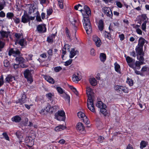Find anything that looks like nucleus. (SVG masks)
<instances>
[{"instance_id": "1", "label": "nucleus", "mask_w": 149, "mask_h": 149, "mask_svg": "<svg viewBox=\"0 0 149 149\" xmlns=\"http://www.w3.org/2000/svg\"><path fill=\"white\" fill-rule=\"evenodd\" d=\"M86 92L88 97L87 101L88 108L91 111L94 113L95 112V110L93 101L92 98V96L93 94V90L90 87H87L86 88Z\"/></svg>"}, {"instance_id": "2", "label": "nucleus", "mask_w": 149, "mask_h": 149, "mask_svg": "<svg viewBox=\"0 0 149 149\" xmlns=\"http://www.w3.org/2000/svg\"><path fill=\"white\" fill-rule=\"evenodd\" d=\"M19 51L16 49H11L9 50L8 52V54L10 56L12 55L13 56L16 57L15 60L17 62L19 63H24L25 59L22 57L19 56Z\"/></svg>"}, {"instance_id": "3", "label": "nucleus", "mask_w": 149, "mask_h": 149, "mask_svg": "<svg viewBox=\"0 0 149 149\" xmlns=\"http://www.w3.org/2000/svg\"><path fill=\"white\" fill-rule=\"evenodd\" d=\"M89 16H84L83 21L84 26L88 34L91 32L92 29L90 20L88 18Z\"/></svg>"}, {"instance_id": "4", "label": "nucleus", "mask_w": 149, "mask_h": 149, "mask_svg": "<svg viewBox=\"0 0 149 149\" xmlns=\"http://www.w3.org/2000/svg\"><path fill=\"white\" fill-rule=\"evenodd\" d=\"M35 17V15L33 16H30L27 13H24V15L22 16L21 22L24 23H29V24H30V20H33L34 19Z\"/></svg>"}, {"instance_id": "5", "label": "nucleus", "mask_w": 149, "mask_h": 149, "mask_svg": "<svg viewBox=\"0 0 149 149\" xmlns=\"http://www.w3.org/2000/svg\"><path fill=\"white\" fill-rule=\"evenodd\" d=\"M143 47L138 46H137L136 48L137 58L140 61L144 60V53L143 52Z\"/></svg>"}, {"instance_id": "6", "label": "nucleus", "mask_w": 149, "mask_h": 149, "mask_svg": "<svg viewBox=\"0 0 149 149\" xmlns=\"http://www.w3.org/2000/svg\"><path fill=\"white\" fill-rule=\"evenodd\" d=\"M81 8L79 7L78 10L81 12L83 17L84 16H89L91 15V11L90 8L87 6H84V10L82 9Z\"/></svg>"}, {"instance_id": "7", "label": "nucleus", "mask_w": 149, "mask_h": 149, "mask_svg": "<svg viewBox=\"0 0 149 149\" xmlns=\"http://www.w3.org/2000/svg\"><path fill=\"white\" fill-rule=\"evenodd\" d=\"M76 129L78 131L81 133L84 134L86 132L84 127L81 123L79 122L77 124Z\"/></svg>"}, {"instance_id": "8", "label": "nucleus", "mask_w": 149, "mask_h": 149, "mask_svg": "<svg viewBox=\"0 0 149 149\" xmlns=\"http://www.w3.org/2000/svg\"><path fill=\"white\" fill-rule=\"evenodd\" d=\"M25 142L27 146L29 147H32L34 144V142L31 137L28 136L26 137Z\"/></svg>"}, {"instance_id": "9", "label": "nucleus", "mask_w": 149, "mask_h": 149, "mask_svg": "<svg viewBox=\"0 0 149 149\" xmlns=\"http://www.w3.org/2000/svg\"><path fill=\"white\" fill-rule=\"evenodd\" d=\"M104 13L108 17L111 18L113 15L112 11L109 7H104L103 8Z\"/></svg>"}, {"instance_id": "10", "label": "nucleus", "mask_w": 149, "mask_h": 149, "mask_svg": "<svg viewBox=\"0 0 149 149\" xmlns=\"http://www.w3.org/2000/svg\"><path fill=\"white\" fill-rule=\"evenodd\" d=\"M58 108V107L57 106H54L51 107L49 104H48L46 109V111L47 112L49 113H52L53 112L55 111Z\"/></svg>"}, {"instance_id": "11", "label": "nucleus", "mask_w": 149, "mask_h": 149, "mask_svg": "<svg viewBox=\"0 0 149 149\" xmlns=\"http://www.w3.org/2000/svg\"><path fill=\"white\" fill-rule=\"evenodd\" d=\"M9 35V33L3 31H0V39L4 40H8L7 38L8 36Z\"/></svg>"}, {"instance_id": "12", "label": "nucleus", "mask_w": 149, "mask_h": 149, "mask_svg": "<svg viewBox=\"0 0 149 149\" xmlns=\"http://www.w3.org/2000/svg\"><path fill=\"white\" fill-rule=\"evenodd\" d=\"M81 79V75L77 73H74L72 75V81L77 83Z\"/></svg>"}, {"instance_id": "13", "label": "nucleus", "mask_w": 149, "mask_h": 149, "mask_svg": "<svg viewBox=\"0 0 149 149\" xmlns=\"http://www.w3.org/2000/svg\"><path fill=\"white\" fill-rule=\"evenodd\" d=\"M93 40L97 47H99L100 46L101 42L100 39L96 35L93 36Z\"/></svg>"}, {"instance_id": "14", "label": "nucleus", "mask_w": 149, "mask_h": 149, "mask_svg": "<svg viewBox=\"0 0 149 149\" xmlns=\"http://www.w3.org/2000/svg\"><path fill=\"white\" fill-rule=\"evenodd\" d=\"M148 44V42L144 38L140 37L138 40V43L137 46L143 47V45L145 44Z\"/></svg>"}, {"instance_id": "15", "label": "nucleus", "mask_w": 149, "mask_h": 149, "mask_svg": "<svg viewBox=\"0 0 149 149\" xmlns=\"http://www.w3.org/2000/svg\"><path fill=\"white\" fill-rule=\"evenodd\" d=\"M38 31L39 32H45L46 31L45 25L44 24H40L37 27Z\"/></svg>"}, {"instance_id": "16", "label": "nucleus", "mask_w": 149, "mask_h": 149, "mask_svg": "<svg viewBox=\"0 0 149 149\" xmlns=\"http://www.w3.org/2000/svg\"><path fill=\"white\" fill-rule=\"evenodd\" d=\"M78 54V51L75 50L74 49H72L70 52L69 57L70 58H72Z\"/></svg>"}, {"instance_id": "17", "label": "nucleus", "mask_w": 149, "mask_h": 149, "mask_svg": "<svg viewBox=\"0 0 149 149\" xmlns=\"http://www.w3.org/2000/svg\"><path fill=\"white\" fill-rule=\"evenodd\" d=\"M26 95L24 93L22 95L21 98L18 100L17 101V103H19L21 104H22L26 102Z\"/></svg>"}, {"instance_id": "18", "label": "nucleus", "mask_w": 149, "mask_h": 149, "mask_svg": "<svg viewBox=\"0 0 149 149\" xmlns=\"http://www.w3.org/2000/svg\"><path fill=\"white\" fill-rule=\"evenodd\" d=\"M96 106L100 109L103 107L106 108V105L100 101H98L96 104Z\"/></svg>"}, {"instance_id": "19", "label": "nucleus", "mask_w": 149, "mask_h": 149, "mask_svg": "<svg viewBox=\"0 0 149 149\" xmlns=\"http://www.w3.org/2000/svg\"><path fill=\"white\" fill-rule=\"evenodd\" d=\"M89 81L90 84L93 86H95L97 84L96 80L95 78L93 77L89 78Z\"/></svg>"}, {"instance_id": "20", "label": "nucleus", "mask_w": 149, "mask_h": 149, "mask_svg": "<svg viewBox=\"0 0 149 149\" xmlns=\"http://www.w3.org/2000/svg\"><path fill=\"white\" fill-rule=\"evenodd\" d=\"M44 78L45 80L50 83L54 84V79L51 77L45 76Z\"/></svg>"}, {"instance_id": "21", "label": "nucleus", "mask_w": 149, "mask_h": 149, "mask_svg": "<svg viewBox=\"0 0 149 149\" xmlns=\"http://www.w3.org/2000/svg\"><path fill=\"white\" fill-rule=\"evenodd\" d=\"M66 128V127L65 126L60 125L56 127L54 129V130L55 131L58 132L63 130Z\"/></svg>"}, {"instance_id": "22", "label": "nucleus", "mask_w": 149, "mask_h": 149, "mask_svg": "<svg viewBox=\"0 0 149 149\" xmlns=\"http://www.w3.org/2000/svg\"><path fill=\"white\" fill-rule=\"evenodd\" d=\"M11 119L13 121L15 122L16 123H18L21 120V118L19 116H16L12 118Z\"/></svg>"}, {"instance_id": "23", "label": "nucleus", "mask_w": 149, "mask_h": 149, "mask_svg": "<svg viewBox=\"0 0 149 149\" xmlns=\"http://www.w3.org/2000/svg\"><path fill=\"white\" fill-rule=\"evenodd\" d=\"M15 80V77L10 75H8L5 79V81L8 82H9L10 81H12Z\"/></svg>"}, {"instance_id": "24", "label": "nucleus", "mask_w": 149, "mask_h": 149, "mask_svg": "<svg viewBox=\"0 0 149 149\" xmlns=\"http://www.w3.org/2000/svg\"><path fill=\"white\" fill-rule=\"evenodd\" d=\"M115 70L118 73H120V65L117 63L114 64Z\"/></svg>"}, {"instance_id": "25", "label": "nucleus", "mask_w": 149, "mask_h": 149, "mask_svg": "<svg viewBox=\"0 0 149 149\" xmlns=\"http://www.w3.org/2000/svg\"><path fill=\"white\" fill-rule=\"evenodd\" d=\"M55 119H56L58 120L59 121H64L65 119V116L62 117L60 115H59L56 114L55 115Z\"/></svg>"}, {"instance_id": "26", "label": "nucleus", "mask_w": 149, "mask_h": 149, "mask_svg": "<svg viewBox=\"0 0 149 149\" xmlns=\"http://www.w3.org/2000/svg\"><path fill=\"white\" fill-rule=\"evenodd\" d=\"M148 144V142L145 141H142L140 143V148L141 149L145 148Z\"/></svg>"}, {"instance_id": "27", "label": "nucleus", "mask_w": 149, "mask_h": 149, "mask_svg": "<svg viewBox=\"0 0 149 149\" xmlns=\"http://www.w3.org/2000/svg\"><path fill=\"white\" fill-rule=\"evenodd\" d=\"M143 61H140V62L138 61H136L135 62V66H134L133 65H132L133 66H134V67H136V69H139L140 68V65H141L143 64Z\"/></svg>"}, {"instance_id": "28", "label": "nucleus", "mask_w": 149, "mask_h": 149, "mask_svg": "<svg viewBox=\"0 0 149 149\" xmlns=\"http://www.w3.org/2000/svg\"><path fill=\"white\" fill-rule=\"evenodd\" d=\"M100 58L102 62H104L106 58V56L105 54L104 53H101L100 55Z\"/></svg>"}, {"instance_id": "29", "label": "nucleus", "mask_w": 149, "mask_h": 149, "mask_svg": "<svg viewBox=\"0 0 149 149\" xmlns=\"http://www.w3.org/2000/svg\"><path fill=\"white\" fill-rule=\"evenodd\" d=\"M55 34H52L50 35L47 38V41L48 42H52L55 38Z\"/></svg>"}, {"instance_id": "30", "label": "nucleus", "mask_w": 149, "mask_h": 149, "mask_svg": "<svg viewBox=\"0 0 149 149\" xmlns=\"http://www.w3.org/2000/svg\"><path fill=\"white\" fill-rule=\"evenodd\" d=\"M139 26L138 25H135L134 26V27L136 29L137 33L139 35H142V31L139 28Z\"/></svg>"}, {"instance_id": "31", "label": "nucleus", "mask_w": 149, "mask_h": 149, "mask_svg": "<svg viewBox=\"0 0 149 149\" xmlns=\"http://www.w3.org/2000/svg\"><path fill=\"white\" fill-rule=\"evenodd\" d=\"M77 22L76 20H74V22H72V24L73 26V30H72V32L73 33H74V37H75L76 35V26H74V23H76Z\"/></svg>"}, {"instance_id": "32", "label": "nucleus", "mask_w": 149, "mask_h": 149, "mask_svg": "<svg viewBox=\"0 0 149 149\" xmlns=\"http://www.w3.org/2000/svg\"><path fill=\"white\" fill-rule=\"evenodd\" d=\"M33 55L32 54H25L24 55V57L25 58L27 61H28L32 60Z\"/></svg>"}, {"instance_id": "33", "label": "nucleus", "mask_w": 149, "mask_h": 149, "mask_svg": "<svg viewBox=\"0 0 149 149\" xmlns=\"http://www.w3.org/2000/svg\"><path fill=\"white\" fill-rule=\"evenodd\" d=\"M24 75L25 78L31 76L30 70L28 69L26 70L24 72Z\"/></svg>"}, {"instance_id": "34", "label": "nucleus", "mask_w": 149, "mask_h": 149, "mask_svg": "<svg viewBox=\"0 0 149 149\" xmlns=\"http://www.w3.org/2000/svg\"><path fill=\"white\" fill-rule=\"evenodd\" d=\"M46 96L47 98L50 100H51L54 96V94L53 93H49L47 94Z\"/></svg>"}, {"instance_id": "35", "label": "nucleus", "mask_w": 149, "mask_h": 149, "mask_svg": "<svg viewBox=\"0 0 149 149\" xmlns=\"http://www.w3.org/2000/svg\"><path fill=\"white\" fill-rule=\"evenodd\" d=\"M98 28L99 29L102 31L103 29V22L102 20H100L99 22Z\"/></svg>"}, {"instance_id": "36", "label": "nucleus", "mask_w": 149, "mask_h": 149, "mask_svg": "<svg viewBox=\"0 0 149 149\" xmlns=\"http://www.w3.org/2000/svg\"><path fill=\"white\" fill-rule=\"evenodd\" d=\"M15 36L16 38L17 42L19 41L20 39L23 38L22 35L20 33H15Z\"/></svg>"}, {"instance_id": "37", "label": "nucleus", "mask_w": 149, "mask_h": 149, "mask_svg": "<svg viewBox=\"0 0 149 149\" xmlns=\"http://www.w3.org/2000/svg\"><path fill=\"white\" fill-rule=\"evenodd\" d=\"M106 108L103 107L100 109V113L104 116H106L107 114V112L106 109Z\"/></svg>"}, {"instance_id": "38", "label": "nucleus", "mask_w": 149, "mask_h": 149, "mask_svg": "<svg viewBox=\"0 0 149 149\" xmlns=\"http://www.w3.org/2000/svg\"><path fill=\"white\" fill-rule=\"evenodd\" d=\"M35 12V10L33 9V8L32 7H30L29 8L28 15L30 16V15H32V14L34 13L33 16L34 15L36 16L34 14Z\"/></svg>"}, {"instance_id": "39", "label": "nucleus", "mask_w": 149, "mask_h": 149, "mask_svg": "<svg viewBox=\"0 0 149 149\" xmlns=\"http://www.w3.org/2000/svg\"><path fill=\"white\" fill-rule=\"evenodd\" d=\"M126 82L130 86H132L133 84V81L128 77L127 78Z\"/></svg>"}, {"instance_id": "40", "label": "nucleus", "mask_w": 149, "mask_h": 149, "mask_svg": "<svg viewBox=\"0 0 149 149\" xmlns=\"http://www.w3.org/2000/svg\"><path fill=\"white\" fill-rule=\"evenodd\" d=\"M6 17L9 19H12L14 16L13 14L12 13H8L6 14Z\"/></svg>"}, {"instance_id": "41", "label": "nucleus", "mask_w": 149, "mask_h": 149, "mask_svg": "<svg viewBox=\"0 0 149 149\" xmlns=\"http://www.w3.org/2000/svg\"><path fill=\"white\" fill-rule=\"evenodd\" d=\"M77 116L79 118L81 119L85 115V114L82 112L79 111L78 113Z\"/></svg>"}, {"instance_id": "42", "label": "nucleus", "mask_w": 149, "mask_h": 149, "mask_svg": "<svg viewBox=\"0 0 149 149\" xmlns=\"http://www.w3.org/2000/svg\"><path fill=\"white\" fill-rule=\"evenodd\" d=\"M141 71L143 72H147L149 71V68L146 66H144L141 68Z\"/></svg>"}, {"instance_id": "43", "label": "nucleus", "mask_w": 149, "mask_h": 149, "mask_svg": "<svg viewBox=\"0 0 149 149\" xmlns=\"http://www.w3.org/2000/svg\"><path fill=\"white\" fill-rule=\"evenodd\" d=\"M55 114L60 115L62 117L65 116V113L63 111H59Z\"/></svg>"}, {"instance_id": "44", "label": "nucleus", "mask_w": 149, "mask_h": 149, "mask_svg": "<svg viewBox=\"0 0 149 149\" xmlns=\"http://www.w3.org/2000/svg\"><path fill=\"white\" fill-rule=\"evenodd\" d=\"M83 120L84 122L86 124H89V122L88 121L87 117L85 116L83 118L81 119Z\"/></svg>"}, {"instance_id": "45", "label": "nucleus", "mask_w": 149, "mask_h": 149, "mask_svg": "<svg viewBox=\"0 0 149 149\" xmlns=\"http://www.w3.org/2000/svg\"><path fill=\"white\" fill-rule=\"evenodd\" d=\"M36 13L37 15L36 16V20L40 22L41 21V19L39 12L38 11H37L36 12Z\"/></svg>"}, {"instance_id": "46", "label": "nucleus", "mask_w": 149, "mask_h": 149, "mask_svg": "<svg viewBox=\"0 0 149 149\" xmlns=\"http://www.w3.org/2000/svg\"><path fill=\"white\" fill-rule=\"evenodd\" d=\"M57 0L58 1V6L61 9H63V5L62 0Z\"/></svg>"}, {"instance_id": "47", "label": "nucleus", "mask_w": 149, "mask_h": 149, "mask_svg": "<svg viewBox=\"0 0 149 149\" xmlns=\"http://www.w3.org/2000/svg\"><path fill=\"white\" fill-rule=\"evenodd\" d=\"M56 89L59 93L62 94L64 92L63 89L60 87H56Z\"/></svg>"}, {"instance_id": "48", "label": "nucleus", "mask_w": 149, "mask_h": 149, "mask_svg": "<svg viewBox=\"0 0 149 149\" xmlns=\"http://www.w3.org/2000/svg\"><path fill=\"white\" fill-rule=\"evenodd\" d=\"M4 66L6 67H8L9 66L10 63L9 61L7 60H5L3 62Z\"/></svg>"}, {"instance_id": "49", "label": "nucleus", "mask_w": 149, "mask_h": 149, "mask_svg": "<svg viewBox=\"0 0 149 149\" xmlns=\"http://www.w3.org/2000/svg\"><path fill=\"white\" fill-rule=\"evenodd\" d=\"M47 15L48 16L52 14L53 12L52 9L51 8H49L47 10Z\"/></svg>"}, {"instance_id": "50", "label": "nucleus", "mask_w": 149, "mask_h": 149, "mask_svg": "<svg viewBox=\"0 0 149 149\" xmlns=\"http://www.w3.org/2000/svg\"><path fill=\"white\" fill-rule=\"evenodd\" d=\"M129 66L133 68L135 71V72L137 74H140V72L139 71H138L136 70V67H134V66H133L132 65H129Z\"/></svg>"}, {"instance_id": "51", "label": "nucleus", "mask_w": 149, "mask_h": 149, "mask_svg": "<svg viewBox=\"0 0 149 149\" xmlns=\"http://www.w3.org/2000/svg\"><path fill=\"white\" fill-rule=\"evenodd\" d=\"M21 46H24V40L22 38L19 40L17 42Z\"/></svg>"}, {"instance_id": "52", "label": "nucleus", "mask_w": 149, "mask_h": 149, "mask_svg": "<svg viewBox=\"0 0 149 149\" xmlns=\"http://www.w3.org/2000/svg\"><path fill=\"white\" fill-rule=\"evenodd\" d=\"M70 46L68 44H66L64 45L63 49H64L65 50L67 51H69L70 49Z\"/></svg>"}, {"instance_id": "53", "label": "nucleus", "mask_w": 149, "mask_h": 149, "mask_svg": "<svg viewBox=\"0 0 149 149\" xmlns=\"http://www.w3.org/2000/svg\"><path fill=\"white\" fill-rule=\"evenodd\" d=\"M72 61V60L70 59L65 62L64 65L65 66H68L71 64Z\"/></svg>"}, {"instance_id": "54", "label": "nucleus", "mask_w": 149, "mask_h": 149, "mask_svg": "<svg viewBox=\"0 0 149 149\" xmlns=\"http://www.w3.org/2000/svg\"><path fill=\"white\" fill-rule=\"evenodd\" d=\"M13 19L16 24H18L20 22L19 19L15 17H13Z\"/></svg>"}, {"instance_id": "55", "label": "nucleus", "mask_w": 149, "mask_h": 149, "mask_svg": "<svg viewBox=\"0 0 149 149\" xmlns=\"http://www.w3.org/2000/svg\"><path fill=\"white\" fill-rule=\"evenodd\" d=\"M122 88H123L122 91H123V92L126 93H128L129 92V89L126 87L122 86Z\"/></svg>"}, {"instance_id": "56", "label": "nucleus", "mask_w": 149, "mask_h": 149, "mask_svg": "<svg viewBox=\"0 0 149 149\" xmlns=\"http://www.w3.org/2000/svg\"><path fill=\"white\" fill-rule=\"evenodd\" d=\"M62 69V68L60 66H57L54 68V70L56 72H59Z\"/></svg>"}, {"instance_id": "57", "label": "nucleus", "mask_w": 149, "mask_h": 149, "mask_svg": "<svg viewBox=\"0 0 149 149\" xmlns=\"http://www.w3.org/2000/svg\"><path fill=\"white\" fill-rule=\"evenodd\" d=\"M70 89L72 90V91L76 95H77L78 94V92L77 91L76 89L72 86L70 87Z\"/></svg>"}, {"instance_id": "58", "label": "nucleus", "mask_w": 149, "mask_h": 149, "mask_svg": "<svg viewBox=\"0 0 149 149\" xmlns=\"http://www.w3.org/2000/svg\"><path fill=\"white\" fill-rule=\"evenodd\" d=\"M116 6L119 8H121L122 7L123 5L120 1H116Z\"/></svg>"}, {"instance_id": "59", "label": "nucleus", "mask_w": 149, "mask_h": 149, "mask_svg": "<svg viewBox=\"0 0 149 149\" xmlns=\"http://www.w3.org/2000/svg\"><path fill=\"white\" fill-rule=\"evenodd\" d=\"M104 35L105 38H107L109 39H111V37L110 36V34L106 32H105L104 33Z\"/></svg>"}, {"instance_id": "60", "label": "nucleus", "mask_w": 149, "mask_h": 149, "mask_svg": "<svg viewBox=\"0 0 149 149\" xmlns=\"http://www.w3.org/2000/svg\"><path fill=\"white\" fill-rule=\"evenodd\" d=\"M126 59L127 62L128 63L132 62V59L129 56L127 57Z\"/></svg>"}, {"instance_id": "61", "label": "nucleus", "mask_w": 149, "mask_h": 149, "mask_svg": "<svg viewBox=\"0 0 149 149\" xmlns=\"http://www.w3.org/2000/svg\"><path fill=\"white\" fill-rule=\"evenodd\" d=\"M146 22L145 21L141 25L142 29L143 30L145 31L146 28Z\"/></svg>"}, {"instance_id": "62", "label": "nucleus", "mask_w": 149, "mask_h": 149, "mask_svg": "<svg viewBox=\"0 0 149 149\" xmlns=\"http://www.w3.org/2000/svg\"><path fill=\"white\" fill-rule=\"evenodd\" d=\"M104 139V137L102 136H100L98 138L97 141L100 143H102Z\"/></svg>"}, {"instance_id": "63", "label": "nucleus", "mask_w": 149, "mask_h": 149, "mask_svg": "<svg viewBox=\"0 0 149 149\" xmlns=\"http://www.w3.org/2000/svg\"><path fill=\"white\" fill-rule=\"evenodd\" d=\"M26 78L27 79L28 81L30 83H31L33 81V79L31 76Z\"/></svg>"}, {"instance_id": "64", "label": "nucleus", "mask_w": 149, "mask_h": 149, "mask_svg": "<svg viewBox=\"0 0 149 149\" xmlns=\"http://www.w3.org/2000/svg\"><path fill=\"white\" fill-rule=\"evenodd\" d=\"M5 138L7 140L9 141V138L6 133H3L2 134Z\"/></svg>"}]
</instances>
